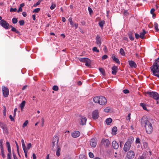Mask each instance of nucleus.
I'll return each instance as SVG.
<instances>
[{"mask_svg": "<svg viewBox=\"0 0 159 159\" xmlns=\"http://www.w3.org/2000/svg\"><path fill=\"white\" fill-rule=\"evenodd\" d=\"M152 120H148L147 118L144 116L142 117L141 119V124L142 126L145 127L146 132L149 134H151L153 131V127L152 125Z\"/></svg>", "mask_w": 159, "mask_h": 159, "instance_id": "1", "label": "nucleus"}, {"mask_svg": "<svg viewBox=\"0 0 159 159\" xmlns=\"http://www.w3.org/2000/svg\"><path fill=\"white\" fill-rule=\"evenodd\" d=\"M150 69L154 75L159 78V57L155 61Z\"/></svg>", "mask_w": 159, "mask_h": 159, "instance_id": "2", "label": "nucleus"}, {"mask_svg": "<svg viewBox=\"0 0 159 159\" xmlns=\"http://www.w3.org/2000/svg\"><path fill=\"white\" fill-rule=\"evenodd\" d=\"M93 100L95 103H98L101 105H104L107 102L106 98L103 96L95 97L93 98Z\"/></svg>", "mask_w": 159, "mask_h": 159, "instance_id": "3", "label": "nucleus"}, {"mask_svg": "<svg viewBox=\"0 0 159 159\" xmlns=\"http://www.w3.org/2000/svg\"><path fill=\"white\" fill-rule=\"evenodd\" d=\"M146 96H149L150 97L154 99L158 100L159 99V94L154 92H147L145 93Z\"/></svg>", "mask_w": 159, "mask_h": 159, "instance_id": "4", "label": "nucleus"}, {"mask_svg": "<svg viewBox=\"0 0 159 159\" xmlns=\"http://www.w3.org/2000/svg\"><path fill=\"white\" fill-rule=\"evenodd\" d=\"M58 137L56 135L54 136L52 139V144L51 145V146L52 148V149L53 151H54L55 150V147L59 146L58 145Z\"/></svg>", "mask_w": 159, "mask_h": 159, "instance_id": "5", "label": "nucleus"}, {"mask_svg": "<svg viewBox=\"0 0 159 159\" xmlns=\"http://www.w3.org/2000/svg\"><path fill=\"white\" fill-rule=\"evenodd\" d=\"M131 144L132 142L130 141H128L126 142L124 146V151L126 152L129 151L131 147Z\"/></svg>", "mask_w": 159, "mask_h": 159, "instance_id": "6", "label": "nucleus"}, {"mask_svg": "<svg viewBox=\"0 0 159 159\" xmlns=\"http://www.w3.org/2000/svg\"><path fill=\"white\" fill-rule=\"evenodd\" d=\"M135 157V153L133 150L128 151L125 159H133Z\"/></svg>", "mask_w": 159, "mask_h": 159, "instance_id": "7", "label": "nucleus"}, {"mask_svg": "<svg viewBox=\"0 0 159 159\" xmlns=\"http://www.w3.org/2000/svg\"><path fill=\"white\" fill-rule=\"evenodd\" d=\"M80 61L84 62L85 63V65L89 67L90 66V60L87 58H80Z\"/></svg>", "mask_w": 159, "mask_h": 159, "instance_id": "8", "label": "nucleus"}, {"mask_svg": "<svg viewBox=\"0 0 159 159\" xmlns=\"http://www.w3.org/2000/svg\"><path fill=\"white\" fill-rule=\"evenodd\" d=\"M1 25L5 29L7 30L9 28V24L6 20L3 19L0 21Z\"/></svg>", "mask_w": 159, "mask_h": 159, "instance_id": "9", "label": "nucleus"}, {"mask_svg": "<svg viewBox=\"0 0 159 159\" xmlns=\"http://www.w3.org/2000/svg\"><path fill=\"white\" fill-rule=\"evenodd\" d=\"M2 89L3 96L5 98L7 97L8 96L9 93L8 89L4 86L2 87Z\"/></svg>", "mask_w": 159, "mask_h": 159, "instance_id": "10", "label": "nucleus"}, {"mask_svg": "<svg viewBox=\"0 0 159 159\" xmlns=\"http://www.w3.org/2000/svg\"><path fill=\"white\" fill-rule=\"evenodd\" d=\"M71 136L74 138H76L80 136V132L78 131H75L71 133Z\"/></svg>", "mask_w": 159, "mask_h": 159, "instance_id": "11", "label": "nucleus"}, {"mask_svg": "<svg viewBox=\"0 0 159 159\" xmlns=\"http://www.w3.org/2000/svg\"><path fill=\"white\" fill-rule=\"evenodd\" d=\"M101 142L103 143L105 146L108 147L110 144L109 140L108 139H103L101 141Z\"/></svg>", "mask_w": 159, "mask_h": 159, "instance_id": "12", "label": "nucleus"}, {"mask_svg": "<svg viewBox=\"0 0 159 159\" xmlns=\"http://www.w3.org/2000/svg\"><path fill=\"white\" fill-rule=\"evenodd\" d=\"M128 63L129 65L131 67L135 68L137 67V65L134 61L129 60L128 61Z\"/></svg>", "mask_w": 159, "mask_h": 159, "instance_id": "13", "label": "nucleus"}, {"mask_svg": "<svg viewBox=\"0 0 159 159\" xmlns=\"http://www.w3.org/2000/svg\"><path fill=\"white\" fill-rule=\"evenodd\" d=\"M93 118L94 119H96L98 118L99 115L98 111L95 110L93 112Z\"/></svg>", "mask_w": 159, "mask_h": 159, "instance_id": "14", "label": "nucleus"}, {"mask_svg": "<svg viewBox=\"0 0 159 159\" xmlns=\"http://www.w3.org/2000/svg\"><path fill=\"white\" fill-rule=\"evenodd\" d=\"M55 150H56V155L57 157H59L60 154V152L61 151V147L60 146H57L55 147Z\"/></svg>", "mask_w": 159, "mask_h": 159, "instance_id": "15", "label": "nucleus"}, {"mask_svg": "<svg viewBox=\"0 0 159 159\" xmlns=\"http://www.w3.org/2000/svg\"><path fill=\"white\" fill-rule=\"evenodd\" d=\"M112 145L113 148L115 149H117L119 147L118 143L115 141H114L112 142Z\"/></svg>", "mask_w": 159, "mask_h": 159, "instance_id": "16", "label": "nucleus"}, {"mask_svg": "<svg viewBox=\"0 0 159 159\" xmlns=\"http://www.w3.org/2000/svg\"><path fill=\"white\" fill-rule=\"evenodd\" d=\"M97 145L96 140L94 139H92L90 142V145L93 148L96 147Z\"/></svg>", "mask_w": 159, "mask_h": 159, "instance_id": "17", "label": "nucleus"}, {"mask_svg": "<svg viewBox=\"0 0 159 159\" xmlns=\"http://www.w3.org/2000/svg\"><path fill=\"white\" fill-rule=\"evenodd\" d=\"M86 121V118L84 116H82L81 117V121H80V125H85Z\"/></svg>", "mask_w": 159, "mask_h": 159, "instance_id": "18", "label": "nucleus"}, {"mask_svg": "<svg viewBox=\"0 0 159 159\" xmlns=\"http://www.w3.org/2000/svg\"><path fill=\"white\" fill-rule=\"evenodd\" d=\"M112 74L113 75H116L118 70V68L115 66H113L112 68Z\"/></svg>", "mask_w": 159, "mask_h": 159, "instance_id": "19", "label": "nucleus"}, {"mask_svg": "<svg viewBox=\"0 0 159 159\" xmlns=\"http://www.w3.org/2000/svg\"><path fill=\"white\" fill-rule=\"evenodd\" d=\"M96 43L99 47H100L101 42L100 37L98 35L96 37Z\"/></svg>", "mask_w": 159, "mask_h": 159, "instance_id": "20", "label": "nucleus"}, {"mask_svg": "<svg viewBox=\"0 0 159 159\" xmlns=\"http://www.w3.org/2000/svg\"><path fill=\"white\" fill-rule=\"evenodd\" d=\"M113 59V60L115 61L116 63L119 64H120V61L119 59L115 57L114 55H113L111 57Z\"/></svg>", "mask_w": 159, "mask_h": 159, "instance_id": "21", "label": "nucleus"}, {"mask_svg": "<svg viewBox=\"0 0 159 159\" xmlns=\"http://www.w3.org/2000/svg\"><path fill=\"white\" fill-rule=\"evenodd\" d=\"M146 33V32L145 30L144 29H143V32L140 33L139 35L140 37L142 39H143Z\"/></svg>", "mask_w": 159, "mask_h": 159, "instance_id": "22", "label": "nucleus"}, {"mask_svg": "<svg viewBox=\"0 0 159 159\" xmlns=\"http://www.w3.org/2000/svg\"><path fill=\"white\" fill-rule=\"evenodd\" d=\"M105 22L104 20H103L99 22L98 24L101 28L102 29L104 25L105 24Z\"/></svg>", "mask_w": 159, "mask_h": 159, "instance_id": "23", "label": "nucleus"}, {"mask_svg": "<svg viewBox=\"0 0 159 159\" xmlns=\"http://www.w3.org/2000/svg\"><path fill=\"white\" fill-rule=\"evenodd\" d=\"M26 102L25 101H22L20 105V107L21 110H22L24 108V107L25 105Z\"/></svg>", "mask_w": 159, "mask_h": 159, "instance_id": "24", "label": "nucleus"}, {"mask_svg": "<svg viewBox=\"0 0 159 159\" xmlns=\"http://www.w3.org/2000/svg\"><path fill=\"white\" fill-rule=\"evenodd\" d=\"M117 131V127L115 126L112 129V134L113 135H115L116 134Z\"/></svg>", "mask_w": 159, "mask_h": 159, "instance_id": "25", "label": "nucleus"}, {"mask_svg": "<svg viewBox=\"0 0 159 159\" xmlns=\"http://www.w3.org/2000/svg\"><path fill=\"white\" fill-rule=\"evenodd\" d=\"M6 145L7 146V150L8 152H11V147L9 143L8 142H7L6 143Z\"/></svg>", "mask_w": 159, "mask_h": 159, "instance_id": "26", "label": "nucleus"}, {"mask_svg": "<svg viewBox=\"0 0 159 159\" xmlns=\"http://www.w3.org/2000/svg\"><path fill=\"white\" fill-rule=\"evenodd\" d=\"M106 121L107 125H108L112 122V120L111 118H108L106 120Z\"/></svg>", "mask_w": 159, "mask_h": 159, "instance_id": "27", "label": "nucleus"}, {"mask_svg": "<svg viewBox=\"0 0 159 159\" xmlns=\"http://www.w3.org/2000/svg\"><path fill=\"white\" fill-rule=\"evenodd\" d=\"M154 28L155 29L156 32H157L159 30V29L158 28V25L157 23L156 22H155L154 23Z\"/></svg>", "mask_w": 159, "mask_h": 159, "instance_id": "28", "label": "nucleus"}, {"mask_svg": "<svg viewBox=\"0 0 159 159\" xmlns=\"http://www.w3.org/2000/svg\"><path fill=\"white\" fill-rule=\"evenodd\" d=\"M140 106L142 107L143 109L144 110H146V111L147 110L146 105L144 103H140Z\"/></svg>", "mask_w": 159, "mask_h": 159, "instance_id": "29", "label": "nucleus"}, {"mask_svg": "<svg viewBox=\"0 0 159 159\" xmlns=\"http://www.w3.org/2000/svg\"><path fill=\"white\" fill-rule=\"evenodd\" d=\"M120 53L123 56H125V55L124 50L122 48L120 49Z\"/></svg>", "mask_w": 159, "mask_h": 159, "instance_id": "30", "label": "nucleus"}, {"mask_svg": "<svg viewBox=\"0 0 159 159\" xmlns=\"http://www.w3.org/2000/svg\"><path fill=\"white\" fill-rule=\"evenodd\" d=\"M21 142L22 146L23 149H26V147L25 145L24 140L23 139H22L21 140Z\"/></svg>", "mask_w": 159, "mask_h": 159, "instance_id": "31", "label": "nucleus"}, {"mask_svg": "<svg viewBox=\"0 0 159 159\" xmlns=\"http://www.w3.org/2000/svg\"><path fill=\"white\" fill-rule=\"evenodd\" d=\"M99 70L103 76L105 75V71L104 69L102 68H99Z\"/></svg>", "mask_w": 159, "mask_h": 159, "instance_id": "32", "label": "nucleus"}, {"mask_svg": "<svg viewBox=\"0 0 159 159\" xmlns=\"http://www.w3.org/2000/svg\"><path fill=\"white\" fill-rule=\"evenodd\" d=\"M129 39L132 41H133L134 40V38L132 37V33H130L129 34Z\"/></svg>", "mask_w": 159, "mask_h": 159, "instance_id": "33", "label": "nucleus"}, {"mask_svg": "<svg viewBox=\"0 0 159 159\" xmlns=\"http://www.w3.org/2000/svg\"><path fill=\"white\" fill-rule=\"evenodd\" d=\"M11 30V31L15 32L17 34H19L20 33L19 31L17 30L15 28H12Z\"/></svg>", "mask_w": 159, "mask_h": 159, "instance_id": "34", "label": "nucleus"}, {"mask_svg": "<svg viewBox=\"0 0 159 159\" xmlns=\"http://www.w3.org/2000/svg\"><path fill=\"white\" fill-rule=\"evenodd\" d=\"M1 153L2 156L3 158H5L6 157V156L4 153L3 149H1Z\"/></svg>", "mask_w": 159, "mask_h": 159, "instance_id": "35", "label": "nucleus"}, {"mask_svg": "<svg viewBox=\"0 0 159 159\" xmlns=\"http://www.w3.org/2000/svg\"><path fill=\"white\" fill-rule=\"evenodd\" d=\"M17 18H14L12 19V22L14 24H15L17 22Z\"/></svg>", "mask_w": 159, "mask_h": 159, "instance_id": "36", "label": "nucleus"}, {"mask_svg": "<svg viewBox=\"0 0 159 159\" xmlns=\"http://www.w3.org/2000/svg\"><path fill=\"white\" fill-rule=\"evenodd\" d=\"M92 50L93 51V52H97L98 53L99 52V50L96 47H94L93 48Z\"/></svg>", "mask_w": 159, "mask_h": 159, "instance_id": "37", "label": "nucleus"}, {"mask_svg": "<svg viewBox=\"0 0 159 159\" xmlns=\"http://www.w3.org/2000/svg\"><path fill=\"white\" fill-rule=\"evenodd\" d=\"M41 1H42L41 0H39L35 4H34L33 5V6L34 7H37V6L39 5L40 3L41 2Z\"/></svg>", "mask_w": 159, "mask_h": 159, "instance_id": "38", "label": "nucleus"}, {"mask_svg": "<svg viewBox=\"0 0 159 159\" xmlns=\"http://www.w3.org/2000/svg\"><path fill=\"white\" fill-rule=\"evenodd\" d=\"M11 152H8V153L7 154V159H11Z\"/></svg>", "mask_w": 159, "mask_h": 159, "instance_id": "39", "label": "nucleus"}, {"mask_svg": "<svg viewBox=\"0 0 159 159\" xmlns=\"http://www.w3.org/2000/svg\"><path fill=\"white\" fill-rule=\"evenodd\" d=\"M52 89L55 91H57L58 89V87L57 85H54L53 86Z\"/></svg>", "mask_w": 159, "mask_h": 159, "instance_id": "40", "label": "nucleus"}, {"mask_svg": "<svg viewBox=\"0 0 159 159\" xmlns=\"http://www.w3.org/2000/svg\"><path fill=\"white\" fill-rule=\"evenodd\" d=\"M19 23L20 25H23L25 24V22L24 20H21L19 21Z\"/></svg>", "mask_w": 159, "mask_h": 159, "instance_id": "41", "label": "nucleus"}, {"mask_svg": "<svg viewBox=\"0 0 159 159\" xmlns=\"http://www.w3.org/2000/svg\"><path fill=\"white\" fill-rule=\"evenodd\" d=\"M55 7V4H54L52 3V5L50 7V8L51 10H53Z\"/></svg>", "mask_w": 159, "mask_h": 159, "instance_id": "42", "label": "nucleus"}, {"mask_svg": "<svg viewBox=\"0 0 159 159\" xmlns=\"http://www.w3.org/2000/svg\"><path fill=\"white\" fill-rule=\"evenodd\" d=\"M40 10V8H36L35 9H34L33 12V13L34 12H36V13H38Z\"/></svg>", "mask_w": 159, "mask_h": 159, "instance_id": "43", "label": "nucleus"}, {"mask_svg": "<svg viewBox=\"0 0 159 159\" xmlns=\"http://www.w3.org/2000/svg\"><path fill=\"white\" fill-rule=\"evenodd\" d=\"M31 147V143H29L27 145V147L26 148V149H27V150L28 151V150H29Z\"/></svg>", "mask_w": 159, "mask_h": 159, "instance_id": "44", "label": "nucleus"}, {"mask_svg": "<svg viewBox=\"0 0 159 159\" xmlns=\"http://www.w3.org/2000/svg\"><path fill=\"white\" fill-rule=\"evenodd\" d=\"M110 110V108L109 107H107L104 110V111L106 112H108Z\"/></svg>", "mask_w": 159, "mask_h": 159, "instance_id": "45", "label": "nucleus"}, {"mask_svg": "<svg viewBox=\"0 0 159 159\" xmlns=\"http://www.w3.org/2000/svg\"><path fill=\"white\" fill-rule=\"evenodd\" d=\"M28 120H26L25 122L24 123H23V126H22V127L23 128H24L26 126H27V125L28 124Z\"/></svg>", "mask_w": 159, "mask_h": 159, "instance_id": "46", "label": "nucleus"}, {"mask_svg": "<svg viewBox=\"0 0 159 159\" xmlns=\"http://www.w3.org/2000/svg\"><path fill=\"white\" fill-rule=\"evenodd\" d=\"M3 140L2 139L0 140V148L1 149H3L2 146Z\"/></svg>", "mask_w": 159, "mask_h": 159, "instance_id": "47", "label": "nucleus"}, {"mask_svg": "<svg viewBox=\"0 0 159 159\" xmlns=\"http://www.w3.org/2000/svg\"><path fill=\"white\" fill-rule=\"evenodd\" d=\"M17 11V9L16 8H11L10 9V11L11 12H16Z\"/></svg>", "mask_w": 159, "mask_h": 159, "instance_id": "48", "label": "nucleus"}, {"mask_svg": "<svg viewBox=\"0 0 159 159\" xmlns=\"http://www.w3.org/2000/svg\"><path fill=\"white\" fill-rule=\"evenodd\" d=\"M23 150L24 151V152L25 154V157L26 158H27V157H27L28 151H27V149H23Z\"/></svg>", "mask_w": 159, "mask_h": 159, "instance_id": "49", "label": "nucleus"}, {"mask_svg": "<svg viewBox=\"0 0 159 159\" xmlns=\"http://www.w3.org/2000/svg\"><path fill=\"white\" fill-rule=\"evenodd\" d=\"M89 157L91 158H92L94 157L93 154L91 152H89Z\"/></svg>", "mask_w": 159, "mask_h": 159, "instance_id": "50", "label": "nucleus"}, {"mask_svg": "<svg viewBox=\"0 0 159 159\" xmlns=\"http://www.w3.org/2000/svg\"><path fill=\"white\" fill-rule=\"evenodd\" d=\"M123 92L125 94H127L129 93V91L128 89H125L123 90Z\"/></svg>", "mask_w": 159, "mask_h": 159, "instance_id": "51", "label": "nucleus"}, {"mask_svg": "<svg viewBox=\"0 0 159 159\" xmlns=\"http://www.w3.org/2000/svg\"><path fill=\"white\" fill-rule=\"evenodd\" d=\"M2 129H3L4 131L6 132H7V129L5 125H3L2 127Z\"/></svg>", "mask_w": 159, "mask_h": 159, "instance_id": "52", "label": "nucleus"}, {"mask_svg": "<svg viewBox=\"0 0 159 159\" xmlns=\"http://www.w3.org/2000/svg\"><path fill=\"white\" fill-rule=\"evenodd\" d=\"M135 38L137 39H138L140 37L139 35L137 33H135Z\"/></svg>", "mask_w": 159, "mask_h": 159, "instance_id": "53", "label": "nucleus"}, {"mask_svg": "<svg viewBox=\"0 0 159 159\" xmlns=\"http://www.w3.org/2000/svg\"><path fill=\"white\" fill-rule=\"evenodd\" d=\"M135 142L136 143H140V139L139 138H137L136 139Z\"/></svg>", "mask_w": 159, "mask_h": 159, "instance_id": "54", "label": "nucleus"}, {"mask_svg": "<svg viewBox=\"0 0 159 159\" xmlns=\"http://www.w3.org/2000/svg\"><path fill=\"white\" fill-rule=\"evenodd\" d=\"M9 118L10 119L11 121H14V118L11 115H10Z\"/></svg>", "mask_w": 159, "mask_h": 159, "instance_id": "55", "label": "nucleus"}, {"mask_svg": "<svg viewBox=\"0 0 159 159\" xmlns=\"http://www.w3.org/2000/svg\"><path fill=\"white\" fill-rule=\"evenodd\" d=\"M108 57V56L106 55H105L104 56H103L102 57V60L105 59L106 58H107Z\"/></svg>", "mask_w": 159, "mask_h": 159, "instance_id": "56", "label": "nucleus"}, {"mask_svg": "<svg viewBox=\"0 0 159 159\" xmlns=\"http://www.w3.org/2000/svg\"><path fill=\"white\" fill-rule=\"evenodd\" d=\"M124 14L125 16H127L128 15L129 13L127 11L125 10L123 13Z\"/></svg>", "mask_w": 159, "mask_h": 159, "instance_id": "57", "label": "nucleus"}, {"mask_svg": "<svg viewBox=\"0 0 159 159\" xmlns=\"http://www.w3.org/2000/svg\"><path fill=\"white\" fill-rule=\"evenodd\" d=\"M88 10L90 14L93 12V10L92 9L89 7L88 8Z\"/></svg>", "mask_w": 159, "mask_h": 159, "instance_id": "58", "label": "nucleus"}, {"mask_svg": "<svg viewBox=\"0 0 159 159\" xmlns=\"http://www.w3.org/2000/svg\"><path fill=\"white\" fill-rule=\"evenodd\" d=\"M130 115H131L130 113H129L128 114L127 117L126 118V119L127 120H130Z\"/></svg>", "mask_w": 159, "mask_h": 159, "instance_id": "59", "label": "nucleus"}, {"mask_svg": "<svg viewBox=\"0 0 159 159\" xmlns=\"http://www.w3.org/2000/svg\"><path fill=\"white\" fill-rule=\"evenodd\" d=\"M155 11V10L154 8H152L150 11V12H151V14H152V13H154Z\"/></svg>", "mask_w": 159, "mask_h": 159, "instance_id": "60", "label": "nucleus"}, {"mask_svg": "<svg viewBox=\"0 0 159 159\" xmlns=\"http://www.w3.org/2000/svg\"><path fill=\"white\" fill-rule=\"evenodd\" d=\"M22 11V7H19L18 9V10L17 11L18 13H19L20 11Z\"/></svg>", "mask_w": 159, "mask_h": 159, "instance_id": "61", "label": "nucleus"}, {"mask_svg": "<svg viewBox=\"0 0 159 159\" xmlns=\"http://www.w3.org/2000/svg\"><path fill=\"white\" fill-rule=\"evenodd\" d=\"M13 156L14 159H18L17 157L16 156L15 154L13 152Z\"/></svg>", "mask_w": 159, "mask_h": 159, "instance_id": "62", "label": "nucleus"}, {"mask_svg": "<svg viewBox=\"0 0 159 159\" xmlns=\"http://www.w3.org/2000/svg\"><path fill=\"white\" fill-rule=\"evenodd\" d=\"M22 14L23 16L24 17H26L27 16V14L25 12H23Z\"/></svg>", "mask_w": 159, "mask_h": 159, "instance_id": "63", "label": "nucleus"}, {"mask_svg": "<svg viewBox=\"0 0 159 159\" xmlns=\"http://www.w3.org/2000/svg\"><path fill=\"white\" fill-rule=\"evenodd\" d=\"M144 156H141L139 157L138 158V159H144Z\"/></svg>", "mask_w": 159, "mask_h": 159, "instance_id": "64", "label": "nucleus"}]
</instances>
